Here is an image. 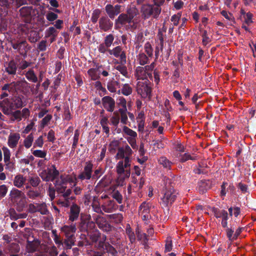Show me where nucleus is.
<instances>
[{
	"label": "nucleus",
	"mask_w": 256,
	"mask_h": 256,
	"mask_svg": "<svg viewBox=\"0 0 256 256\" xmlns=\"http://www.w3.org/2000/svg\"><path fill=\"white\" fill-rule=\"evenodd\" d=\"M221 14L224 16L226 20L229 21V24L232 25L234 22V18L233 16L225 10H222L221 12Z\"/></svg>",
	"instance_id": "nucleus-34"
},
{
	"label": "nucleus",
	"mask_w": 256,
	"mask_h": 256,
	"mask_svg": "<svg viewBox=\"0 0 256 256\" xmlns=\"http://www.w3.org/2000/svg\"><path fill=\"white\" fill-rule=\"evenodd\" d=\"M118 85V82L116 81L110 82L108 83L107 88L111 92H116Z\"/></svg>",
	"instance_id": "nucleus-33"
},
{
	"label": "nucleus",
	"mask_w": 256,
	"mask_h": 256,
	"mask_svg": "<svg viewBox=\"0 0 256 256\" xmlns=\"http://www.w3.org/2000/svg\"><path fill=\"white\" fill-rule=\"evenodd\" d=\"M6 71L10 74H16L17 66L16 63L13 61H10L8 64L5 66Z\"/></svg>",
	"instance_id": "nucleus-21"
},
{
	"label": "nucleus",
	"mask_w": 256,
	"mask_h": 256,
	"mask_svg": "<svg viewBox=\"0 0 256 256\" xmlns=\"http://www.w3.org/2000/svg\"><path fill=\"white\" fill-rule=\"evenodd\" d=\"M128 16L126 14H122L119 16L118 18L116 20V24L118 27L130 23L134 16L137 14V10L134 8H132L127 10Z\"/></svg>",
	"instance_id": "nucleus-4"
},
{
	"label": "nucleus",
	"mask_w": 256,
	"mask_h": 256,
	"mask_svg": "<svg viewBox=\"0 0 256 256\" xmlns=\"http://www.w3.org/2000/svg\"><path fill=\"white\" fill-rule=\"evenodd\" d=\"M26 78L32 82H36L38 81V78L36 75L35 74L34 72L32 70H28L26 74Z\"/></svg>",
	"instance_id": "nucleus-30"
},
{
	"label": "nucleus",
	"mask_w": 256,
	"mask_h": 256,
	"mask_svg": "<svg viewBox=\"0 0 256 256\" xmlns=\"http://www.w3.org/2000/svg\"><path fill=\"white\" fill-rule=\"evenodd\" d=\"M130 166V158H125L124 161H120L116 165V172L118 174L117 182L118 185L122 186L126 178L130 176V170L128 168Z\"/></svg>",
	"instance_id": "nucleus-2"
},
{
	"label": "nucleus",
	"mask_w": 256,
	"mask_h": 256,
	"mask_svg": "<svg viewBox=\"0 0 256 256\" xmlns=\"http://www.w3.org/2000/svg\"><path fill=\"white\" fill-rule=\"evenodd\" d=\"M96 223L100 228L105 232H108L111 230L110 226L104 220L103 218H98L96 220Z\"/></svg>",
	"instance_id": "nucleus-18"
},
{
	"label": "nucleus",
	"mask_w": 256,
	"mask_h": 256,
	"mask_svg": "<svg viewBox=\"0 0 256 256\" xmlns=\"http://www.w3.org/2000/svg\"><path fill=\"white\" fill-rule=\"evenodd\" d=\"M181 18V14L178 13L176 14L173 15L171 18V21L172 22L173 24L175 26L178 25L179 20Z\"/></svg>",
	"instance_id": "nucleus-47"
},
{
	"label": "nucleus",
	"mask_w": 256,
	"mask_h": 256,
	"mask_svg": "<svg viewBox=\"0 0 256 256\" xmlns=\"http://www.w3.org/2000/svg\"><path fill=\"white\" fill-rule=\"evenodd\" d=\"M212 211L214 212V216L216 218H221L222 219V225L223 227L225 228L227 226V220L228 218V212L222 210H218L214 208H212Z\"/></svg>",
	"instance_id": "nucleus-10"
},
{
	"label": "nucleus",
	"mask_w": 256,
	"mask_h": 256,
	"mask_svg": "<svg viewBox=\"0 0 256 256\" xmlns=\"http://www.w3.org/2000/svg\"><path fill=\"white\" fill-rule=\"evenodd\" d=\"M108 120L106 117H103L100 122V124L104 132L107 134H109L110 129L108 126Z\"/></svg>",
	"instance_id": "nucleus-29"
},
{
	"label": "nucleus",
	"mask_w": 256,
	"mask_h": 256,
	"mask_svg": "<svg viewBox=\"0 0 256 256\" xmlns=\"http://www.w3.org/2000/svg\"><path fill=\"white\" fill-rule=\"evenodd\" d=\"M80 136V132L78 130H76L74 132V140H73V144H72V147L75 148L78 142V138Z\"/></svg>",
	"instance_id": "nucleus-58"
},
{
	"label": "nucleus",
	"mask_w": 256,
	"mask_h": 256,
	"mask_svg": "<svg viewBox=\"0 0 256 256\" xmlns=\"http://www.w3.org/2000/svg\"><path fill=\"white\" fill-rule=\"evenodd\" d=\"M92 168L93 164L91 162H86L84 171L78 176V178L82 180H90L92 177Z\"/></svg>",
	"instance_id": "nucleus-8"
},
{
	"label": "nucleus",
	"mask_w": 256,
	"mask_h": 256,
	"mask_svg": "<svg viewBox=\"0 0 256 256\" xmlns=\"http://www.w3.org/2000/svg\"><path fill=\"white\" fill-rule=\"evenodd\" d=\"M80 212V208L76 204H72L70 208L69 220L72 222L76 220L78 218Z\"/></svg>",
	"instance_id": "nucleus-16"
},
{
	"label": "nucleus",
	"mask_w": 256,
	"mask_h": 256,
	"mask_svg": "<svg viewBox=\"0 0 256 256\" xmlns=\"http://www.w3.org/2000/svg\"><path fill=\"white\" fill-rule=\"evenodd\" d=\"M34 156L37 158H44L46 156V152L42 150H34L32 152Z\"/></svg>",
	"instance_id": "nucleus-52"
},
{
	"label": "nucleus",
	"mask_w": 256,
	"mask_h": 256,
	"mask_svg": "<svg viewBox=\"0 0 256 256\" xmlns=\"http://www.w3.org/2000/svg\"><path fill=\"white\" fill-rule=\"evenodd\" d=\"M158 40L157 41L158 45L156 48L155 56L157 58L159 56L160 52L162 50L164 46V39L161 34H158Z\"/></svg>",
	"instance_id": "nucleus-22"
},
{
	"label": "nucleus",
	"mask_w": 256,
	"mask_h": 256,
	"mask_svg": "<svg viewBox=\"0 0 256 256\" xmlns=\"http://www.w3.org/2000/svg\"><path fill=\"white\" fill-rule=\"evenodd\" d=\"M108 52L110 54L113 55L116 58L120 57L122 61H126V54L120 46H118L112 50H109Z\"/></svg>",
	"instance_id": "nucleus-17"
},
{
	"label": "nucleus",
	"mask_w": 256,
	"mask_h": 256,
	"mask_svg": "<svg viewBox=\"0 0 256 256\" xmlns=\"http://www.w3.org/2000/svg\"><path fill=\"white\" fill-rule=\"evenodd\" d=\"M108 48L109 47L107 46L106 44H104V43L101 44L98 46V50L99 51V52L104 54L106 51H108V50H108Z\"/></svg>",
	"instance_id": "nucleus-62"
},
{
	"label": "nucleus",
	"mask_w": 256,
	"mask_h": 256,
	"mask_svg": "<svg viewBox=\"0 0 256 256\" xmlns=\"http://www.w3.org/2000/svg\"><path fill=\"white\" fill-rule=\"evenodd\" d=\"M26 181V178L22 174L15 176L14 180V185L18 188H22Z\"/></svg>",
	"instance_id": "nucleus-20"
},
{
	"label": "nucleus",
	"mask_w": 256,
	"mask_h": 256,
	"mask_svg": "<svg viewBox=\"0 0 256 256\" xmlns=\"http://www.w3.org/2000/svg\"><path fill=\"white\" fill-rule=\"evenodd\" d=\"M228 211L231 216L234 214L235 217H237L240 213V209L238 207L234 208H230L228 209Z\"/></svg>",
	"instance_id": "nucleus-59"
},
{
	"label": "nucleus",
	"mask_w": 256,
	"mask_h": 256,
	"mask_svg": "<svg viewBox=\"0 0 256 256\" xmlns=\"http://www.w3.org/2000/svg\"><path fill=\"white\" fill-rule=\"evenodd\" d=\"M38 38V36L36 32H31L29 40L32 42H36Z\"/></svg>",
	"instance_id": "nucleus-64"
},
{
	"label": "nucleus",
	"mask_w": 256,
	"mask_h": 256,
	"mask_svg": "<svg viewBox=\"0 0 256 256\" xmlns=\"http://www.w3.org/2000/svg\"><path fill=\"white\" fill-rule=\"evenodd\" d=\"M0 108L2 112L6 115H10L13 110V106L10 104L8 99L4 100L2 102H0Z\"/></svg>",
	"instance_id": "nucleus-15"
},
{
	"label": "nucleus",
	"mask_w": 256,
	"mask_h": 256,
	"mask_svg": "<svg viewBox=\"0 0 256 256\" xmlns=\"http://www.w3.org/2000/svg\"><path fill=\"white\" fill-rule=\"evenodd\" d=\"M2 150L4 152V162L7 164L10 162V150L6 147L2 148Z\"/></svg>",
	"instance_id": "nucleus-32"
},
{
	"label": "nucleus",
	"mask_w": 256,
	"mask_h": 256,
	"mask_svg": "<svg viewBox=\"0 0 256 256\" xmlns=\"http://www.w3.org/2000/svg\"><path fill=\"white\" fill-rule=\"evenodd\" d=\"M114 40V36L110 34L106 37L104 44H106L107 46L110 47L113 42Z\"/></svg>",
	"instance_id": "nucleus-49"
},
{
	"label": "nucleus",
	"mask_w": 256,
	"mask_h": 256,
	"mask_svg": "<svg viewBox=\"0 0 256 256\" xmlns=\"http://www.w3.org/2000/svg\"><path fill=\"white\" fill-rule=\"evenodd\" d=\"M56 30L54 27L49 28L46 31V36H56Z\"/></svg>",
	"instance_id": "nucleus-60"
},
{
	"label": "nucleus",
	"mask_w": 256,
	"mask_h": 256,
	"mask_svg": "<svg viewBox=\"0 0 256 256\" xmlns=\"http://www.w3.org/2000/svg\"><path fill=\"white\" fill-rule=\"evenodd\" d=\"M159 163L164 168H169L170 166V162L164 157L160 158L158 160Z\"/></svg>",
	"instance_id": "nucleus-40"
},
{
	"label": "nucleus",
	"mask_w": 256,
	"mask_h": 256,
	"mask_svg": "<svg viewBox=\"0 0 256 256\" xmlns=\"http://www.w3.org/2000/svg\"><path fill=\"white\" fill-rule=\"evenodd\" d=\"M226 235L229 240H236V236L234 234V230L232 228H228L226 230Z\"/></svg>",
	"instance_id": "nucleus-55"
},
{
	"label": "nucleus",
	"mask_w": 256,
	"mask_h": 256,
	"mask_svg": "<svg viewBox=\"0 0 256 256\" xmlns=\"http://www.w3.org/2000/svg\"><path fill=\"white\" fill-rule=\"evenodd\" d=\"M14 104L16 108H20L24 106V102L22 100V98L19 96L16 97L14 98Z\"/></svg>",
	"instance_id": "nucleus-43"
},
{
	"label": "nucleus",
	"mask_w": 256,
	"mask_h": 256,
	"mask_svg": "<svg viewBox=\"0 0 256 256\" xmlns=\"http://www.w3.org/2000/svg\"><path fill=\"white\" fill-rule=\"evenodd\" d=\"M150 204L146 202H144L140 206L139 213L142 216L144 220H146L150 217Z\"/></svg>",
	"instance_id": "nucleus-13"
},
{
	"label": "nucleus",
	"mask_w": 256,
	"mask_h": 256,
	"mask_svg": "<svg viewBox=\"0 0 256 256\" xmlns=\"http://www.w3.org/2000/svg\"><path fill=\"white\" fill-rule=\"evenodd\" d=\"M104 107L109 112H112L115 106V102L114 99L108 96H106L102 98Z\"/></svg>",
	"instance_id": "nucleus-12"
},
{
	"label": "nucleus",
	"mask_w": 256,
	"mask_h": 256,
	"mask_svg": "<svg viewBox=\"0 0 256 256\" xmlns=\"http://www.w3.org/2000/svg\"><path fill=\"white\" fill-rule=\"evenodd\" d=\"M120 92L124 95L128 96L132 94V88L128 84H124L120 90L118 91V93L120 94Z\"/></svg>",
	"instance_id": "nucleus-27"
},
{
	"label": "nucleus",
	"mask_w": 256,
	"mask_h": 256,
	"mask_svg": "<svg viewBox=\"0 0 256 256\" xmlns=\"http://www.w3.org/2000/svg\"><path fill=\"white\" fill-rule=\"evenodd\" d=\"M99 24L100 28L104 31L108 30L112 26V23L106 17L102 18L100 20Z\"/></svg>",
	"instance_id": "nucleus-19"
},
{
	"label": "nucleus",
	"mask_w": 256,
	"mask_h": 256,
	"mask_svg": "<svg viewBox=\"0 0 256 256\" xmlns=\"http://www.w3.org/2000/svg\"><path fill=\"white\" fill-rule=\"evenodd\" d=\"M110 122L114 127H118L120 122V116L118 111L114 112L110 118Z\"/></svg>",
	"instance_id": "nucleus-28"
},
{
	"label": "nucleus",
	"mask_w": 256,
	"mask_h": 256,
	"mask_svg": "<svg viewBox=\"0 0 256 256\" xmlns=\"http://www.w3.org/2000/svg\"><path fill=\"white\" fill-rule=\"evenodd\" d=\"M28 196L32 198H35L40 196V193L38 191L30 190L28 192Z\"/></svg>",
	"instance_id": "nucleus-63"
},
{
	"label": "nucleus",
	"mask_w": 256,
	"mask_h": 256,
	"mask_svg": "<svg viewBox=\"0 0 256 256\" xmlns=\"http://www.w3.org/2000/svg\"><path fill=\"white\" fill-rule=\"evenodd\" d=\"M76 179L67 175H62L58 178L54 184L57 191L62 194L63 196L66 198L69 196L72 190L70 188H72L76 185Z\"/></svg>",
	"instance_id": "nucleus-1"
},
{
	"label": "nucleus",
	"mask_w": 256,
	"mask_h": 256,
	"mask_svg": "<svg viewBox=\"0 0 256 256\" xmlns=\"http://www.w3.org/2000/svg\"><path fill=\"white\" fill-rule=\"evenodd\" d=\"M123 131L126 134L129 136L128 138H136L137 136V134L136 132L126 126H124L123 127Z\"/></svg>",
	"instance_id": "nucleus-35"
},
{
	"label": "nucleus",
	"mask_w": 256,
	"mask_h": 256,
	"mask_svg": "<svg viewBox=\"0 0 256 256\" xmlns=\"http://www.w3.org/2000/svg\"><path fill=\"white\" fill-rule=\"evenodd\" d=\"M126 158V154L124 152V149L123 148H120L118 149V153L116 155V159L124 158Z\"/></svg>",
	"instance_id": "nucleus-53"
},
{
	"label": "nucleus",
	"mask_w": 256,
	"mask_h": 256,
	"mask_svg": "<svg viewBox=\"0 0 256 256\" xmlns=\"http://www.w3.org/2000/svg\"><path fill=\"white\" fill-rule=\"evenodd\" d=\"M177 193L172 188L166 189L161 198L162 204L168 206L171 204L176 200Z\"/></svg>",
	"instance_id": "nucleus-6"
},
{
	"label": "nucleus",
	"mask_w": 256,
	"mask_h": 256,
	"mask_svg": "<svg viewBox=\"0 0 256 256\" xmlns=\"http://www.w3.org/2000/svg\"><path fill=\"white\" fill-rule=\"evenodd\" d=\"M118 112L121 115V122L124 124H126L128 121L127 110L119 109Z\"/></svg>",
	"instance_id": "nucleus-36"
},
{
	"label": "nucleus",
	"mask_w": 256,
	"mask_h": 256,
	"mask_svg": "<svg viewBox=\"0 0 256 256\" xmlns=\"http://www.w3.org/2000/svg\"><path fill=\"white\" fill-rule=\"evenodd\" d=\"M32 8L29 6H24L20 10V14L22 16H26L30 14Z\"/></svg>",
	"instance_id": "nucleus-37"
},
{
	"label": "nucleus",
	"mask_w": 256,
	"mask_h": 256,
	"mask_svg": "<svg viewBox=\"0 0 256 256\" xmlns=\"http://www.w3.org/2000/svg\"><path fill=\"white\" fill-rule=\"evenodd\" d=\"M112 197L118 202V204H121L122 202V196L118 192H114L112 194Z\"/></svg>",
	"instance_id": "nucleus-57"
},
{
	"label": "nucleus",
	"mask_w": 256,
	"mask_h": 256,
	"mask_svg": "<svg viewBox=\"0 0 256 256\" xmlns=\"http://www.w3.org/2000/svg\"><path fill=\"white\" fill-rule=\"evenodd\" d=\"M30 115V112L27 108H24L22 110H20V118L22 120V118L26 119L29 117Z\"/></svg>",
	"instance_id": "nucleus-44"
},
{
	"label": "nucleus",
	"mask_w": 256,
	"mask_h": 256,
	"mask_svg": "<svg viewBox=\"0 0 256 256\" xmlns=\"http://www.w3.org/2000/svg\"><path fill=\"white\" fill-rule=\"evenodd\" d=\"M8 192V188L5 184L0 186V198L4 197Z\"/></svg>",
	"instance_id": "nucleus-61"
},
{
	"label": "nucleus",
	"mask_w": 256,
	"mask_h": 256,
	"mask_svg": "<svg viewBox=\"0 0 256 256\" xmlns=\"http://www.w3.org/2000/svg\"><path fill=\"white\" fill-rule=\"evenodd\" d=\"M34 136L32 133L28 134L24 140V145L26 148H30L34 142Z\"/></svg>",
	"instance_id": "nucleus-26"
},
{
	"label": "nucleus",
	"mask_w": 256,
	"mask_h": 256,
	"mask_svg": "<svg viewBox=\"0 0 256 256\" xmlns=\"http://www.w3.org/2000/svg\"><path fill=\"white\" fill-rule=\"evenodd\" d=\"M46 18L48 21L52 22L58 18V15L54 12H49L46 14Z\"/></svg>",
	"instance_id": "nucleus-54"
},
{
	"label": "nucleus",
	"mask_w": 256,
	"mask_h": 256,
	"mask_svg": "<svg viewBox=\"0 0 256 256\" xmlns=\"http://www.w3.org/2000/svg\"><path fill=\"white\" fill-rule=\"evenodd\" d=\"M88 72L92 80H96L98 78V74L95 69L91 68L88 70Z\"/></svg>",
	"instance_id": "nucleus-46"
},
{
	"label": "nucleus",
	"mask_w": 256,
	"mask_h": 256,
	"mask_svg": "<svg viewBox=\"0 0 256 256\" xmlns=\"http://www.w3.org/2000/svg\"><path fill=\"white\" fill-rule=\"evenodd\" d=\"M241 18L245 24L248 25L250 24L252 22V14L250 12L246 13L244 10H241Z\"/></svg>",
	"instance_id": "nucleus-24"
},
{
	"label": "nucleus",
	"mask_w": 256,
	"mask_h": 256,
	"mask_svg": "<svg viewBox=\"0 0 256 256\" xmlns=\"http://www.w3.org/2000/svg\"><path fill=\"white\" fill-rule=\"evenodd\" d=\"M106 10L111 18H114L120 12V6L116 5L113 6L112 5L108 4L106 6Z\"/></svg>",
	"instance_id": "nucleus-14"
},
{
	"label": "nucleus",
	"mask_w": 256,
	"mask_h": 256,
	"mask_svg": "<svg viewBox=\"0 0 256 256\" xmlns=\"http://www.w3.org/2000/svg\"><path fill=\"white\" fill-rule=\"evenodd\" d=\"M118 104L122 106V110H127L126 108V102L125 98L122 96H120L118 99Z\"/></svg>",
	"instance_id": "nucleus-50"
},
{
	"label": "nucleus",
	"mask_w": 256,
	"mask_h": 256,
	"mask_svg": "<svg viewBox=\"0 0 256 256\" xmlns=\"http://www.w3.org/2000/svg\"><path fill=\"white\" fill-rule=\"evenodd\" d=\"M37 210L38 212H40V213L42 214H46L48 212L45 204H38Z\"/></svg>",
	"instance_id": "nucleus-42"
},
{
	"label": "nucleus",
	"mask_w": 256,
	"mask_h": 256,
	"mask_svg": "<svg viewBox=\"0 0 256 256\" xmlns=\"http://www.w3.org/2000/svg\"><path fill=\"white\" fill-rule=\"evenodd\" d=\"M144 49L146 52L149 56H152L153 54V50L151 44L150 42H146L144 45Z\"/></svg>",
	"instance_id": "nucleus-51"
},
{
	"label": "nucleus",
	"mask_w": 256,
	"mask_h": 256,
	"mask_svg": "<svg viewBox=\"0 0 256 256\" xmlns=\"http://www.w3.org/2000/svg\"><path fill=\"white\" fill-rule=\"evenodd\" d=\"M44 144V139L42 136H40L36 140L34 144V147L42 148Z\"/></svg>",
	"instance_id": "nucleus-48"
},
{
	"label": "nucleus",
	"mask_w": 256,
	"mask_h": 256,
	"mask_svg": "<svg viewBox=\"0 0 256 256\" xmlns=\"http://www.w3.org/2000/svg\"><path fill=\"white\" fill-rule=\"evenodd\" d=\"M40 176L43 180L48 182L50 181V178H48V170H42L40 173Z\"/></svg>",
	"instance_id": "nucleus-56"
},
{
	"label": "nucleus",
	"mask_w": 256,
	"mask_h": 256,
	"mask_svg": "<svg viewBox=\"0 0 256 256\" xmlns=\"http://www.w3.org/2000/svg\"><path fill=\"white\" fill-rule=\"evenodd\" d=\"M137 92L142 98L150 100L151 97V88L148 86V81H138Z\"/></svg>",
	"instance_id": "nucleus-5"
},
{
	"label": "nucleus",
	"mask_w": 256,
	"mask_h": 256,
	"mask_svg": "<svg viewBox=\"0 0 256 256\" xmlns=\"http://www.w3.org/2000/svg\"><path fill=\"white\" fill-rule=\"evenodd\" d=\"M142 11L144 16L147 18L153 14V8L150 4H145L142 6Z\"/></svg>",
	"instance_id": "nucleus-23"
},
{
	"label": "nucleus",
	"mask_w": 256,
	"mask_h": 256,
	"mask_svg": "<svg viewBox=\"0 0 256 256\" xmlns=\"http://www.w3.org/2000/svg\"><path fill=\"white\" fill-rule=\"evenodd\" d=\"M76 226L74 224L70 226L64 225L60 228V230L68 238H72L76 232Z\"/></svg>",
	"instance_id": "nucleus-11"
},
{
	"label": "nucleus",
	"mask_w": 256,
	"mask_h": 256,
	"mask_svg": "<svg viewBox=\"0 0 256 256\" xmlns=\"http://www.w3.org/2000/svg\"><path fill=\"white\" fill-rule=\"evenodd\" d=\"M120 141L118 140H112L108 146V150L112 152H114L118 148L120 145Z\"/></svg>",
	"instance_id": "nucleus-31"
},
{
	"label": "nucleus",
	"mask_w": 256,
	"mask_h": 256,
	"mask_svg": "<svg viewBox=\"0 0 256 256\" xmlns=\"http://www.w3.org/2000/svg\"><path fill=\"white\" fill-rule=\"evenodd\" d=\"M155 66L154 62H152L150 65L143 66H137L134 72V76L137 80L140 81H148V78L152 77V73Z\"/></svg>",
	"instance_id": "nucleus-3"
},
{
	"label": "nucleus",
	"mask_w": 256,
	"mask_h": 256,
	"mask_svg": "<svg viewBox=\"0 0 256 256\" xmlns=\"http://www.w3.org/2000/svg\"><path fill=\"white\" fill-rule=\"evenodd\" d=\"M16 84H5L2 88V90H8L9 92H13L14 91V88H16Z\"/></svg>",
	"instance_id": "nucleus-45"
},
{
	"label": "nucleus",
	"mask_w": 256,
	"mask_h": 256,
	"mask_svg": "<svg viewBox=\"0 0 256 256\" xmlns=\"http://www.w3.org/2000/svg\"><path fill=\"white\" fill-rule=\"evenodd\" d=\"M20 138V134L18 132H11L8 138V146L11 148H16Z\"/></svg>",
	"instance_id": "nucleus-9"
},
{
	"label": "nucleus",
	"mask_w": 256,
	"mask_h": 256,
	"mask_svg": "<svg viewBox=\"0 0 256 256\" xmlns=\"http://www.w3.org/2000/svg\"><path fill=\"white\" fill-rule=\"evenodd\" d=\"M10 198L14 204H18L21 200L24 199L25 201L26 196L22 192L15 188H12L10 193Z\"/></svg>",
	"instance_id": "nucleus-7"
},
{
	"label": "nucleus",
	"mask_w": 256,
	"mask_h": 256,
	"mask_svg": "<svg viewBox=\"0 0 256 256\" xmlns=\"http://www.w3.org/2000/svg\"><path fill=\"white\" fill-rule=\"evenodd\" d=\"M179 159L182 162H184L188 160H194L196 159V156H192L188 153H185L184 154L179 156Z\"/></svg>",
	"instance_id": "nucleus-39"
},
{
	"label": "nucleus",
	"mask_w": 256,
	"mask_h": 256,
	"mask_svg": "<svg viewBox=\"0 0 256 256\" xmlns=\"http://www.w3.org/2000/svg\"><path fill=\"white\" fill-rule=\"evenodd\" d=\"M47 170L50 180H52L56 176H58L59 174L58 171L56 169L54 166H52L51 168H48Z\"/></svg>",
	"instance_id": "nucleus-25"
},
{
	"label": "nucleus",
	"mask_w": 256,
	"mask_h": 256,
	"mask_svg": "<svg viewBox=\"0 0 256 256\" xmlns=\"http://www.w3.org/2000/svg\"><path fill=\"white\" fill-rule=\"evenodd\" d=\"M30 184L34 187L37 186L40 182V180L38 176H32L29 178Z\"/></svg>",
	"instance_id": "nucleus-41"
},
{
	"label": "nucleus",
	"mask_w": 256,
	"mask_h": 256,
	"mask_svg": "<svg viewBox=\"0 0 256 256\" xmlns=\"http://www.w3.org/2000/svg\"><path fill=\"white\" fill-rule=\"evenodd\" d=\"M138 60L140 65H144L148 62V58L145 54L142 53L138 54Z\"/></svg>",
	"instance_id": "nucleus-38"
}]
</instances>
